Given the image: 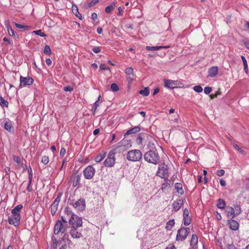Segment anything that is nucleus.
Segmentation results:
<instances>
[{"instance_id": "obj_57", "label": "nucleus", "mask_w": 249, "mask_h": 249, "mask_svg": "<svg viewBox=\"0 0 249 249\" xmlns=\"http://www.w3.org/2000/svg\"><path fill=\"white\" fill-rule=\"evenodd\" d=\"M165 249H176L175 245L173 244H170L168 245Z\"/></svg>"}, {"instance_id": "obj_36", "label": "nucleus", "mask_w": 249, "mask_h": 249, "mask_svg": "<svg viewBox=\"0 0 249 249\" xmlns=\"http://www.w3.org/2000/svg\"><path fill=\"white\" fill-rule=\"evenodd\" d=\"M0 105L2 107H8V102L7 101L5 100L1 96H0Z\"/></svg>"}, {"instance_id": "obj_5", "label": "nucleus", "mask_w": 249, "mask_h": 249, "mask_svg": "<svg viewBox=\"0 0 249 249\" xmlns=\"http://www.w3.org/2000/svg\"><path fill=\"white\" fill-rule=\"evenodd\" d=\"M82 220L81 217L72 214L69 219V224L71 228H80L82 226Z\"/></svg>"}, {"instance_id": "obj_28", "label": "nucleus", "mask_w": 249, "mask_h": 249, "mask_svg": "<svg viewBox=\"0 0 249 249\" xmlns=\"http://www.w3.org/2000/svg\"><path fill=\"white\" fill-rule=\"evenodd\" d=\"M4 128L9 132H11L13 129V125L12 122H5L4 124Z\"/></svg>"}, {"instance_id": "obj_3", "label": "nucleus", "mask_w": 249, "mask_h": 249, "mask_svg": "<svg viewBox=\"0 0 249 249\" xmlns=\"http://www.w3.org/2000/svg\"><path fill=\"white\" fill-rule=\"evenodd\" d=\"M62 221H63L65 224L67 223V219L64 216H61V220H58L57 221L54 226V233L55 234H58L60 233H63L65 232L66 227L63 224Z\"/></svg>"}, {"instance_id": "obj_45", "label": "nucleus", "mask_w": 249, "mask_h": 249, "mask_svg": "<svg viewBox=\"0 0 249 249\" xmlns=\"http://www.w3.org/2000/svg\"><path fill=\"white\" fill-rule=\"evenodd\" d=\"M193 89L195 91L198 93L201 92L203 90L202 88L200 86H196Z\"/></svg>"}, {"instance_id": "obj_27", "label": "nucleus", "mask_w": 249, "mask_h": 249, "mask_svg": "<svg viewBox=\"0 0 249 249\" xmlns=\"http://www.w3.org/2000/svg\"><path fill=\"white\" fill-rule=\"evenodd\" d=\"M169 48V46H146V49L148 51H157L159 50L162 48Z\"/></svg>"}, {"instance_id": "obj_24", "label": "nucleus", "mask_w": 249, "mask_h": 249, "mask_svg": "<svg viewBox=\"0 0 249 249\" xmlns=\"http://www.w3.org/2000/svg\"><path fill=\"white\" fill-rule=\"evenodd\" d=\"M182 204V200L180 199H179L178 200L174 201L172 204V206L173 207L174 209L176 211H177L180 209Z\"/></svg>"}, {"instance_id": "obj_34", "label": "nucleus", "mask_w": 249, "mask_h": 249, "mask_svg": "<svg viewBox=\"0 0 249 249\" xmlns=\"http://www.w3.org/2000/svg\"><path fill=\"white\" fill-rule=\"evenodd\" d=\"M225 202L222 199H219L217 201V207L221 209H223L225 208Z\"/></svg>"}, {"instance_id": "obj_54", "label": "nucleus", "mask_w": 249, "mask_h": 249, "mask_svg": "<svg viewBox=\"0 0 249 249\" xmlns=\"http://www.w3.org/2000/svg\"><path fill=\"white\" fill-rule=\"evenodd\" d=\"M204 93L205 94H208L211 92L212 88L210 87H205L204 88Z\"/></svg>"}, {"instance_id": "obj_29", "label": "nucleus", "mask_w": 249, "mask_h": 249, "mask_svg": "<svg viewBox=\"0 0 249 249\" xmlns=\"http://www.w3.org/2000/svg\"><path fill=\"white\" fill-rule=\"evenodd\" d=\"M115 7V3L112 2L109 5L107 6L105 9L106 13L109 14L110 13Z\"/></svg>"}, {"instance_id": "obj_26", "label": "nucleus", "mask_w": 249, "mask_h": 249, "mask_svg": "<svg viewBox=\"0 0 249 249\" xmlns=\"http://www.w3.org/2000/svg\"><path fill=\"white\" fill-rule=\"evenodd\" d=\"M141 128L139 126H135L132 128L129 129L125 134V135H128L131 134L136 133L140 132Z\"/></svg>"}, {"instance_id": "obj_38", "label": "nucleus", "mask_w": 249, "mask_h": 249, "mask_svg": "<svg viewBox=\"0 0 249 249\" xmlns=\"http://www.w3.org/2000/svg\"><path fill=\"white\" fill-rule=\"evenodd\" d=\"M34 34L36 35L39 36L41 37H45L46 36V35L43 32H42L41 30H38L36 31H34L33 32Z\"/></svg>"}, {"instance_id": "obj_2", "label": "nucleus", "mask_w": 249, "mask_h": 249, "mask_svg": "<svg viewBox=\"0 0 249 249\" xmlns=\"http://www.w3.org/2000/svg\"><path fill=\"white\" fill-rule=\"evenodd\" d=\"M131 146V144L130 141L123 139L114 146L112 150H113L115 153L116 152L120 153L123 152L129 149Z\"/></svg>"}, {"instance_id": "obj_47", "label": "nucleus", "mask_w": 249, "mask_h": 249, "mask_svg": "<svg viewBox=\"0 0 249 249\" xmlns=\"http://www.w3.org/2000/svg\"><path fill=\"white\" fill-rule=\"evenodd\" d=\"M99 2V0H92L88 4V7H91L94 6L96 4Z\"/></svg>"}, {"instance_id": "obj_13", "label": "nucleus", "mask_w": 249, "mask_h": 249, "mask_svg": "<svg viewBox=\"0 0 249 249\" xmlns=\"http://www.w3.org/2000/svg\"><path fill=\"white\" fill-rule=\"evenodd\" d=\"M164 86L170 89H174L177 88L179 83L177 81H173L169 79H164L163 80Z\"/></svg>"}, {"instance_id": "obj_20", "label": "nucleus", "mask_w": 249, "mask_h": 249, "mask_svg": "<svg viewBox=\"0 0 249 249\" xmlns=\"http://www.w3.org/2000/svg\"><path fill=\"white\" fill-rule=\"evenodd\" d=\"M218 68L217 66H213L209 69V76L212 78L214 77L217 74Z\"/></svg>"}, {"instance_id": "obj_25", "label": "nucleus", "mask_w": 249, "mask_h": 249, "mask_svg": "<svg viewBox=\"0 0 249 249\" xmlns=\"http://www.w3.org/2000/svg\"><path fill=\"white\" fill-rule=\"evenodd\" d=\"M72 11L76 17L80 20L82 19V15L78 12V8L76 5H72Z\"/></svg>"}, {"instance_id": "obj_51", "label": "nucleus", "mask_w": 249, "mask_h": 249, "mask_svg": "<svg viewBox=\"0 0 249 249\" xmlns=\"http://www.w3.org/2000/svg\"><path fill=\"white\" fill-rule=\"evenodd\" d=\"M225 173V171L223 169H220L217 171L216 175L219 177L223 176Z\"/></svg>"}, {"instance_id": "obj_58", "label": "nucleus", "mask_w": 249, "mask_h": 249, "mask_svg": "<svg viewBox=\"0 0 249 249\" xmlns=\"http://www.w3.org/2000/svg\"><path fill=\"white\" fill-rule=\"evenodd\" d=\"M64 90L66 91H71L73 90V88L71 86L65 87L64 88Z\"/></svg>"}, {"instance_id": "obj_8", "label": "nucleus", "mask_w": 249, "mask_h": 249, "mask_svg": "<svg viewBox=\"0 0 249 249\" xmlns=\"http://www.w3.org/2000/svg\"><path fill=\"white\" fill-rule=\"evenodd\" d=\"M95 174V169L91 165L88 166L83 171L84 178L87 179H92Z\"/></svg>"}, {"instance_id": "obj_12", "label": "nucleus", "mask_w": 249, "mask_h": 249, "mask_svg": "<svg viewBox=\"0 0 249 249\" xmlns=\"http://www.w3.org/2000/svg\"><path fill=\"white\" fill-rule=\"evenodd\" d=\"M61 200V195H59L55 199L54 201L51 206V213L54 215L58 209V206Z\"/></svg>"}, {"instance_id": "obj_55", "label": "nucleus", "mask_w": 249, "mask_h": 249, "mask_svg": "<svg viewBox=\"0 0 249 249\" xmlns=\"http://www.w3.org/2000/svg\"><path fill=\"white\" fill-rule=\"evenodd\" d=\"M13 160L17 163H20L21 161L20 158L17 156H14Z\"/></svg>"}, {"instance_id": "obj_15", "label": "nucleus", "mask_w": 249, "mask_h": 249, "mask_svg": "<svg viewBox=\"0 0 249 249\" xmlns=\"http://www.w3.org/2000/svg\"><path fill=\"white\" fill-rule=\"evenodd\" d=\"M21 217L11 215L8 218V222L11 225L17 227L19 225Z\"/></svg>"}, {"instance_id": "obj_49", "label": "nucleus", "mask_w": 249, "mask_h": 249, "mask_svg": "<svg viewBox=\"0 0 249 249\" xmlns=\"http://www.w3.org/2000/svg\"><path fill=\"white\" fill-rule=\"evenodd\" d=\"M220 94H221V92L219 90H218L214 94H212L210 95V96L211 99H213L214 98H216L218 95H220Z\"/></svg>"}, {"instance_id": "obj_33", "label": "nucleus", "mask_w": 249, "mask_h": 249, "mask_svg": "<svg viewBox=\"0 0 249 249\" xmlns=\"http://www.w3.org/2000/svg\"><path fill=\"white\" fill-rule=\"evenodd\" d=\"M174 224H175L174 220V219L170 220L167 222L166 225L165 227V229L167 231H171L172 230L173 226L174 225Z\"/></svg>"}, {"instance_id": "obj_50", "label": "nucleus", "mask_w": 249, "mask_h": 249, "mask_svg": "<svg viewBox=\"0 0 249 249\" xmlns=\"http://www.w3.org/2000/svg\"><path fill=\"white\" fill-rule=\"evenodd\" d=\"M32 181V180L30 181V180H29V183L27 187V190L29 192H31L33 190V188L31 185Z\"/></svg>"}, {"instance_id": "obj_60", "label": "nucleus", "mask_w": 249, "mask_h": 249, "mask_svg": "<svg viewBox=\"0 0 249 249\" xmlns=\"http://www.w3.org/2000/svg\"><path fill=\"white\" fill-rule=\"evenodd\" d=\"M46 63L48 66H51L52 65V62L50 58H47L46 59Z\"/></svg>"}, {"instance_id": "obj_17", "label": "nucleus", "mask_w": 249, "mask_h": 249, "mask_svg": "<svg viewBox=\"0 0 249 249\" xmlns=\"http://www.w3.org/2000/svg\"><path fill=\"white\" fill-rule=\"evenodd\" d=\"M228 225L229 228L233 231H236L239 228L238 222L234 220H229Z\"/></svg>"}, {"instance_id": "obj_30", "label": "nucleus", "mask_w": 249, "mask_h": 249, "mask_svg": "<svg viewBox=\"0 0 249 249\" xmlns=\"http://www.w3.org/2000/svg\"><path fill=\"white\" fill-rule=\"evenodd\" d=\"M106 153L102 152L100 153L98 155H97L95 158V161L96 162H101L106 157Z\"/></svg>"}, {"instance_id": "obj_37", "label": "nucleus", "mask_w": 249, "mask_h": 249, "mask_svg": "<svg viewBox=\"0 0 249 249\" xmlns=\"http://www.w3.org/2000/svg\"><path fill=\"white\" fill-rule=\"evenodd\" d=\"M140 93L144 96H147L149 94V88L148 87L145 88L143 89L140 91Z\"/></svg>"}, {"instance_id": "obj_42", "label": "nucleus", "mask_w": 249, "mask_h": 249, "mask_svg": "<svg viewBox=\"0 0 249 249\" xmlns=\"http://www.w3.org/2000/svg\"><path fill=\"white\" fill-rule=\"evenodd\" d=\"M49 161V157L48 156H43L42 157V159H41V162L44 164H47L48 163Z\"/></svg>"}, {"instance_id": "obj_32", "label": "nucleus", "mask_w": 249, "mask_h": 249, "mask_svg": "<svg viewBox=\"0 0 249 249\" xmlns=\"http://www.w3.org/2000/svg\"><path fill=\"white\" fill-rule=\"evenodd\" d=\"M6 28L8 32V33L10 36H15V34L14 31L12 29L10 25L9 24V22L5 23V24Z\"/></svg>"}, {"instance_id": "obj_4", "label": "nucleus", "mask_w": 249, "mask_h": 249, "mask_svg": "<svg viewBox=\"0 0 249 249\" xmlns=\"http://www.w3.org/2000/svg\"><path fill=\"white\" fill-rule=\"evenodd\" d=\"M142 158V154L139 150L135 149L129 151L127 154L126 158L129 161H139Z\"/></svg>"}, {"instance_id": "obj_9", "label": "nucleus", "mask_w": 249, "mask_h": 249, "mask_svg": "<svg viewBox=\"0 0 249 249\" xmlns=\"http://www.w3.org/2000/svg\"><path fill=\"white\" fill-rule=\"evenodd\" d=\"M115 152L111 150L108 154L107 158L104 161V165L106 167H112L115 163V158L114 157Z\"/></svg>"}, {"instance_id": "obj_39", "label": "nucleus", "mask_w": 249, "mask_h": 249, "mask_svg": "<svg viewBox=\"0 0 249 249\" xmlns=\"http://www.w3.org/2000/svg\"><path fill=\"white\" fill-rule=\"evenodd\" d=\"M43 52L44 53L49 55L52 53L51 48L50 46L47 45L45 46Z\"/></svg>"}, {"instance_id": "obj_10", "label": "nucleus", "mask_w": 249, "mask_h": 249, "mask_svg": "<svg viewBox=\"0 0 249 249\" xmlns=\"http://www.w3.org/2000/svg\"><path fill=\"white\" fill-rule=\"evenodd\" d=\"M34 82V80L31 77H24L20 76L19 88L21 89L25 86H31L33 84Z\"/></svg>"}, {"instance_id": "obj_62", "label": "nucleus", "mask_w": 249, "mask_h": 249, "mask_svg": "<svg viewBox=\"0 0 249 249\" xmlns=\"http://www.w3.org/2000/svg\"><path fill=\"white\" fill-rule=\"evenodd\" d=\"M189 216V211L187 209H185L184 210L183 216L185 217V216Z\"/></svg>"}, {"instance_id": "obj_61", "label": "nucleus", "mask_w": 249, "mask_h": 249, "mask_svg": "<svg viewBox=\"0 0 249 249\" xmlns=\"http://www.w3.org/2000/svg\"><path fill=\"white\" fill-rule=\"evenodd\" d=\"M118 11H119V15L122 16L123 15V12H124V11H123V9L121 7H119L118 8Z\"/></svg>"}, {"instance_id": "obj_52", "label": "nucleus", "mask_w": 249, "mask_h": 249, "mask_svg": "<svg viewBox=\"0 0 249 249\" xmlns=\"http://www.w3.org/2000/svg\"><path fill=\"white\" fill-rule=\"evenodd\" d=\"M234 148L237 151H238L240 153L244 154L245 153V151H243V150H242L240 147L237 145V144H235L234 145Z\"/></svg>"}, {"instance_id": "obj_14", "label": "nucleus", "mask_w": 249, "mask_h": 249, "mask_svg": "<svg viewBox=\"0 0 249 249\" xmlns=\"http://www.w3.org/2000/svg\"><path fill=\"white\" fill-rule=\"evenodd\" d=\"M79 228H71L70 233L73 238H79L82 236L81 230Z\"/></svg>"}, {"instance_id": "obj_46", "label": "nucleus", "mask_w": 249, "mask_h": 249, "mask_svg": "<svg viewBox=\"0 0 249 249\" xmlns=\"http://www.w3.org/2000/svg\"><path fill=\"white\" fill-rule=\"evenodd\" d=\"M14 24H15V25L16 26V27H17L18 28L20 29H26V28H28V26H25V25H23L22 24L17 23L16 22H15Z\"/></svg>"}, {"instance_id": "obj_63", "label": "nucleus", "mask_w": 249, "mask_h": 249, "mask_svg": "<svg viewBox=\"0 0 249 249\" xmlns=\"http://www.w3.org/2000/svg\"><path fill=\"white\" fill-rule=\"evenodd\" d=\"M91 18L94 20H96L97 18V15L95 13H93L91 14Z\"/></svg>"}, {"instance_id": "obj_21", "label": "nucleus", "mask_w": 249, "mask_h": 249, "mask_svg": "<svg viewBox=\"0 0 249 249\" xmlns=\"http://www.w3.org/2000/svg\"><path fill=\"white\" fill-rule=\"evenodd\" d=\"M71 179L72 180V186L73 187L77 186L80 183L81 179V175H78L72 176Z\"/></svg>"}, {"instance_id": "obj_59", "label": "nucleus", "mask_w": 249, "mask_h": 249, "mask_svg": "<svg viewBox=\"0 0 249 249\" xmlns=\"http://www.w3.org/2000/svg\"><path fill=\"white\" fill-rule=\"evenodd\" d=\"M66 154V149L64 148H62L60 151V155L63 156Z\"/></svg>"}, {"instance_id": "obj_6", "label": "nucleus", "mask_w": 249, "mask_h": 249, "mask_svg": "<svg viewBox=\"0 0 249 249\" xmlns=\"http://www.w3.org/2000/svg\"><path fill=\"white\" fill-rule=\"evenodd\" d=\"M169 167L168 165L164 162L162 163L160 166L159 168L157 173V175L163 178H167L168 176Z\"/></svg>"}, {"instance_id": "obj_35", "label": "nucleus", "mask_w": 249, "mask_h": 249, "mask_svg": "<svg viewBox=\"0 0 249 249\" xmlns=\"http://www.w3.org/2000/svg\"><path fill=\"white\" fill-rule=\"evenodd\" d=\"M241 58L242 60L243 63L244 69L245 71V72L247 74H248L249 70H248V66L247 61L245 56H244L243 55H241Z\"/></svg>"}, {"instance_id": "obj_7", "label": "nucleus", "mask_w": 249, "mask_h": 249, "mask_svg": "<svg viewBox=\"0 0 249 249\" xmlns=\"http://www.w3.org/2000/svg\"><path fill=\"white\" fill-rule=\"evenodd\" d=\"M189 228H181L178 230L176 236L177 241H182L184 240L189 233Z\"/></svg>"}, {"instance_id": "obj_22", "label": "nucleus", "mask_w": 249, "mask_h": 249, "mask_svg": "<svg viewBox=\"0 0 249 249\" xmlns=\"http://www.w3.org/2000/svg\"><path fill=\"white\" fill-rule=\"evenodd\" d=\"M226 213L227 216L229 217L233 218L235 216L234 210L231 207H227L226 208Z\"/></svg>"}, {"instance_id": "obj_23", "label": "nucleus", "mask_w": 249, "mask_h": 249, "mask_svg": "<svg viewBox=\"0 0 249 249\" xmlns=\"http://www.w3.org/2000/svg\"><path fill=\"white\" fill-rule=\"evenodd\" d=\"M175 188L177 192L181 195L184 194V190L182 188V185L180 183H176L175 184Z\"/></svg>"}, {"instance_id": "obj_41", "label": "nucleus", "mask_w": 249, "mask_h": 249, "mask_svg": "<svg viewBox=\"0 0 249 249\" xmlns=\"http://www.w3.org/2000/svg\"><path fill=\"white\" fill-rule=\"evenodd\" d=\"M191 222V219L190 216L184 217V224L186 226H188L190 224Z\"/></svg>"}, {"instance_id": "obj_40", "label": "nucleus", "mask_w": 249, "mask_h": 249, "mask_svg": "<svg viewBox=\"0 0 249 249\" xmlns=\"http://www.w3.org/2000/svg\"><path fill=\"white\" fill-rule=\"evenodd\" d=\"M64 213H65V214H66V215H67V216H71V215H72V214H73V213H72V212H71V209H70L69 207H66V208H65V209H64Z\"/></svg>"}, {"instance_id": "obj_16", "label": "nucleus", "mask_w": 249, "mask_h": 249, "mask_svg": "<svg viewBox=\"0 0 249 249\" xmlns=\"http://www.w3.org/2000/svg\"><path fill=\"white\" fill-rule=\"evenodd\" d=\"M125 73L127 75V80L129 82H131L134 78L133 69L132 67H128L125 70Z\"/></svg>"}, {"instance_id": "obj_44", "label": "nucleus", "mask_w": 249, "mask_h": 249, "mask_svg": "<svg viewBox=\"0 0 249 249\" xmlns=\"http://www.w3.org/2000/svg\"><path fill=\"white\" fill-rule=\"evenodd\" d=\"M110 88L112 90L114 91H117L119 90V88L118 85L116 83H113L111 85Z\"/></svg>"}, {"instance_id": "obj_31", "label": "nucleus", "mask_w": 249, "mask_h": 249, "mask_svg": "<svg viewBox=\"0 0 249 249\" xmlns=\"http://www.w3.org/2000/svg\"><path fill=\"white\" fill-rule=\"evenodd\" d=\"M198 242V237L195 234H193L192 236L191 240L190 241V244L192 246L196 245Z\"/></svg>"}, {"instance_id": "obj_1", "label": "nucleus", "mask_w": 249, "mask_h": 249, "mask_svg": "<svg viewBox=\"0 0 249 249\" xmlns=\"http://www.w3.org/2000/svg\"><path fill=\"white\" fill-rule=\"evenodd\" d=\"M144 160L148 162L154 164H158L160 160V157L156 150H150L145 153Z\"/></svg>"}, {"instance_id": "obj_43", "label": "nucleus", "mask_w": 249, "mask_h": 249, "mask_svg": "<svg viewBox=\"0 0 249 249\" xmlns=\"http://www.w3.org/2000/svg\"><path fill=\"white\" fill-rule=\"evenodd\" d=\"M99 103H98V101H96L93 104L92 110L93 111V113L94 114L97 110V107L99 106Z\"/></svg>"}, {"instance_id": "obj_11", "label": "nucleus", "mask_w": 249, "mask_h": 249, "mask_svg": "<svg viewBox=\"0 0 249 249\" xmlns=\"http://www.w3.org/2000/svg\"><path fill=\"white\" fill-rule=\"evenodd\" d=\"M73 207L79 211H83L86 208V202L83 198H80L73 204Z\"/></svg>"}, {"instance_id": "obj_53", "label": "nucleus", "mask_w": 249, "mask_h": 249, "mask_svg": "<svg viewBox=\"0 0 249 249\" xmlns=\"http://www.w3.org/2000/svg\"><path fill=\"white\" fill-rule=\"evenodd\" d=\"M28 172L29 174V180H30V181L32 180L33 174L32 168L31 167L28 169Z\"/></svg>"}, {"instance_id": "obj_19", "label": "nucleus", "mask_w": 249, "mask_h": 249, "mask_svg": "<svg viewBox=\"0 0 249 249\" xmlns=\"http://www.w3.org/2000/svg\"><path fill=\"white\" fill-rule=\"evenodd\" d=\"M23 208L21 204L16 206L12 211V216L20 217V211Z\"/></svg>"}, {"instance_id": "obj_56", "label": "nucleus", "mask_w": 249, "mask_h": 249, "mask_svg": "<svg viewBox=\"0 0 249 249\" xmlns=\"http://www.w3.org/2000/svg\"><path fill=\"white\" fill-rule=\"evenodd\" d=\"M100 69L103 70H110V68L109 67H107L105 64H101L100 66Z\"/></svg>"}, {"instance_id": "obj_48", "label": "nucleus", "mask_w": 249, "mask_h": 249, "mask_svg": "<svg viewBox=\"0 0 249 249\" xmlns=\"http://www.w3.org/2000/svg\"><path fill=\"white\" fill-rule=\"evenodd\" d=\"M92 50L94 53H97L101 51V49L100 47H95L92 48Z\"/></svg>"}, {"instance_id": "obj_64", "label": "nucleus", "mask_w": 249, "mask_h": 249, "mask_svg": "<svg viewBox=\"0 0 249 249\" xmlns=\"http://www.w3.org/2000/svg\"><path fill=\"white\" fill-rule=\"evenodd\" d=\"M244 45L249 50V41H243Z\"/></svg>"}, {"instance_id": "obj_18", "label": "nucleus", "mask_w": 249, "mask_h": 249, "mask_svg": "<svg viewBox=\"0 0 249 249\" xmlns=\"http://www.w3.org/2000/svg\"><path fill=\"white\" fill-rule=\"evenodd\" d=\"M23 208L21 204L16 206L12 211V216L20 217V211Z\"/></svg>"}]
</instances>
